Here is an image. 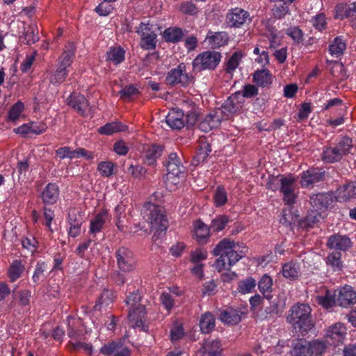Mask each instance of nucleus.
<instances>
[{
    "mask_svg": "<svg viewBox=\"0 0 356 356\" xmlns=\"http://www.w3.org/2000/svg\"><path fill=\"white\" fill-rule=\"evenodd\" d=\"M287 322L297 332L302 335L307 334L314 327L312 316V309L308 304L296 303L293 305L286 316Z\"/></svg>",
    "mask_w": 356,
    "mask_h": 356,
    "instance_id": "nucleus-1",
    "label": "nucleus"
},
{
    "mask_svg": "<svg viewBox=\"0 0 356 356\" xmlns=\"http://www.w3.org/2000/svg\"><path fill=\"white\" fill-rule=\"evenodd\" d=\"M141 296L137 291H134L127 296L126 303L130 306L128 319L130 326L138 327L143 331H147L148 327L145 324L146 321V309L143 305L140 304Z\"/></svg>",
    "mask_w": 356,
    "mask_h": 356,
    "instance_id": "nucleus-2",
    "label": "nucleus"
},
{
    "mask_svg": "<svg viewBox=\"0 0 356 356\" xmlns=\"http://www.w3.org/2000/svg\"><path fill=\"white\" fill-rule=\"evenodd\" d=\"M143 218L149 222L151 228L156 232L161 233L168 227V221L162 207L150 202L145 203L142 211Z\"/></svg>",
    "mask_w": 356,
    "mask_h": 356,
    "instance_id": "nucleus-3",
    "label": "nucleus"
},
{
    "mask_svg": "<svg viewBox=\"0 0 356 356\" xmlns=\"http://www.w3.org/2000/svg\"><path fill=\"white\" fill-rule=\"evenodd\" d=\"M238 244L229 238H224L216 246L213 250L215 256L223 254L227 261L228 268L234 266L238 261L243 258V255L238 253Z\"/></svg>",
    "mask_w": 356,
    "mask_h": 356,
    "instance_id": "nucleus-4",
    "label": "nucleus"
},
{
    "mask_svg": "<svg viewBox=\"0 0 356 356\" xmlns=\"http://www.w3.org/2000/svg\"><path fill=\"white\" fill-rule=\"evenodd\" d=\"M221 59L220 52L216 51H206L196 56L193 61L194 71L201 72L204 70H214Z\"/></svg>",
    "mask_w": 356,
    "mask_h": 356,
    "instance_id": "nucleus-5",
    "label": "nucleus"
},
{
    "mask_svg": "<svg viewBox=\"0 0 356 356\" xmlns=\"http://www.w3.org/2000/svg\"><path fill=\"white\" fill-rule=\"evenodd\" d=\"M193 81V76L186 72V67L184 63H180L176 68L171 70L165 77V82L170 86L179 84L186 87Z\"/></svg>",
    "mask_w": 356,
    "mask_h": 356,
    "instance_id": "nucleus-6",
    "label": "nucleus"
},
{
    "mask_svg": "<svg viewBox=\"0 0 356 356\" xmlns=\"http://www.w3.org/2000/svg\"><path fill=\"white\" fill-rule=\"evenodd\" d=\"M117 264L120 270L130 272L134 268L133 252L125 247L120 248L115 252Z\"/></svg>",
    "mask_w": 356,
    "mask_h": 356,
    "instance_id": "nucleus-7",
    "label": "nucleus"
},
{
    "mask_svg": "<svg viewBox=\"0 0 356 356\" xmlns=\"http://www.w3.org/2000/svg\"><path fill=\"white\" fill-rule=\"evenodd\" d=\"M346 334L345 326L340 323H336L330 326L325 335V341L330 346H337L343 343Z\"/></svg>",
    "mask_w": 356,
    "mask_h": 356,
    "instance_id": "nucleus-8",
    "label": "nucleus"
},
{
    "mask_svg": "<svg viewBox=\"0 0 356 356\" xmlns=\"http://www.w3.org/2000/svg\"><path fill=\"white\" fill-rule=\"evenodd\" d=\"M138 32L140 33V46L143 49H153L155 48L156 34L149 24L141 23Z\"/></svg>",
    "mask_w": 356,
    "mask_h": 356,
    "instance_id": "nucleus-9",
    "label": "nucleus"
},
{
    "mask_svg": "<svg viewBox=\"0 0 356 356\" xmlns=\"http://www.w3.org/2000/svg\"><path fill=\"white\" fill-rule=\"evenodd\" d=\"M295 181L293 178L282 177L280 179V191L284 195V201L289 205L294 204L296 198L294 193Z\"/></svg>",
    "mask_w": 356,
    "mask_h": 356,
    "instance_id": "nucleus-10",
    "label": "nucleus"
},
{
    "mask_svg": "<svg viewBox=\"0 0 356 356\" xmlns=\"http://www.w3.org/2000/svg\"><path fill=\"white\" fill-rule=\"evenodd\" d=\"M250 20L249 13L243 9L236 8L227 15V24L231 27H240Z\"/></svg>",
    "mask_w": 356,
    "mask_h": 356,
    "instance_id": "nucleus-11",
    "label": "nucleus"
},
{
    "mask_svg": "<svg viewBox=\"0 0 356 356\" xmlns=\"http://www.w3.org/2000/svg\"><path fill=\"white\" fill-rule=\"evenodd\" d=\"M165 165L168 173L174 177H178L184 172L185 169L181 162V157L175 152H172L168 155V159L165 162Z\"/></svg>",
    "mask_w": 356,
    "mask_h": 356,
    "instance_id": "nucleus-12",
    "label": "nucleus"
},
{
    "mask_svg": "<svg viewBox=\"0 0 356 356\" xmlns=\"http://www.w3.org/2000/svg\"><path fill=\"white\" fill-rule=\"evenodd\" d=\"M333 202V195L329 193H317L310 197V204L315 211H324Z\"/></svg>",
    "mask_w": 356,
    "mask_h": 356,
    "instance_id": "nucleus-13",
    "label": "nucleus"
},
{
    "mask_svg": "<svg viewBox=\"0 0 356 356\" xmlns=\"http://www.w3.org/2000/svg\"><path fill=\"white\" fill-rule=\"evenodd\" d=\"M222 112V110L218 109L213 113L207 115L199 124V129L204 132H209L218 127L221 122Z\"/></svg>",
    "mask_w": 356,
    "mask_h": 356,
    "instance_id": "nucleus-14",
    "label": "nucleus"
},
{
    "mask_svg": "<svg viewBox=\"0 0 356 356\" xmlns=\"http://www.w3.org/2000/svg\"><path fill=\"white\" fill-rule=\"evenodd\" d=\"M324 179L325 171L318 168H312L302 172L300 184L302 187H307Z\"/></svg>",
    "mask_w": 356,
    "mask_h": 356,
    "instance_id": "nucleus-15",
    "label": "nucleus"
},
{
    "mask_svg": "<svg viewBox=\"0 0 356 356\" xmlns=\"http://www.w3.org/2000/svg\"><path fill=\"white\" fill-rule=\"evenodd\" d=\"M67 104L73 108L81 115H84L89 104L86 97L80 93H72L67 99Z\"/></svg>",
    "mask_w": 356,
    "mask_h": 356,
    "instance_id": "nucleus-16",
    "label": "nucleus"
},
{
    "mask_svg": "<svg viewBox=\"0 0 356 356\" xmlns=\"http://www.w3.org/2000/svg\"><path fill=\"white\" fill-rule=\"evenodd\" d=\"M194 238L196 241L201 245L207 243L210 236V226L208 227L201 220H197L194 222Z\"/></svg>",
    "mask_w": 356,
    "mask_h": 356,
    "instance_id": "nucleus-17",
    "label": "nucleus"
},
{
    "mask_svg": "<svg viewBox=\"0 0 356 356\" xmlns=\"http://www.w3.org/2000/svg\"><path fill=\"white\" fill-rule=\"evenodd\" d=\"M337 303L342 307H347L356 302V291L350 286H345L339 293Z\"/></svg>",
    "mask_w": 356,
    "mask_h": 356,
    "instance_id": "nucleus-18",
    "label": "nucleus"
},
{
    "mask_svg": "<svg viewBox=\"0 0 356 356\" xmlns=\"http://www.w3.org/2000/svg\"><path fill=\"white\" fill-rule=\"evenodd\" d=\"M184 115L182 110L171 109L165 118V122L172 129H181L184 126Z\"/></svg>",
    "mask_w": 356,
    "mask_h": 356,
    "instance_id": "nucleus-19",
    "label": "nucleus"
},
{
    "mask_svg": "<svg viewBox=\"0 0 356 356\" xmlns=\"http://www.w3.org/2000/svg\"><path fill=\"white\" fill-rule=\"evenodd\" d=\"M59 196V188L56 184L49 183L41 193L44 204H53L56 202Z\"/></svg>",
    "mask_w": 356,
    "mask_h": 356,
    "instance_id": "nucleus-20",
    "label": "nucleus"
},
{
    "mask_svg": "<svg viewBox=\"0 0 356 356\" xmlns=\"http://www.w3.org/2000/svg\"><path fill=\"white\" fill-rule=\"evenodd\" d=\"M163 148V145L157 144L148 146L145 151L144 159L145 163L149 165H154L156 159L161 156Z\"/></svg>",
    "mask_w": 356,
    "mask_h": 356,
    "instance_id": "nucleus-21",
    "label": "nucleus"
},
{
    "mask_svg": "<svg viewBox=\"0 0 356 356\" xmlns=\"http://www.w3.org/2000/svg\"><path fill=\"white\" fill-rule=\"evenodd\" d=\"M75 47L72 42H68L63 53L58 58V67L65 69L70 66L74 56Z\"/></svg>",
    "mask_w": 356,
    "mask_h": 356,
    "instance_id": "nucleus-22",
    "label": "nucleus"
},
{
    "mask_svg": "<svg viewBox=\"0 0 356 356\" xmlns=\"http://www.w3.org/2000/svg\"><path fill=\"white\" fill-rule=\"evenodd\" d=\"M327 245L331 249L344 251L350 246V241L346 236L335 234L329 238Z\"/></svg>",
    "mask_w": 356,
    "mask_h": 356,
    "instance_id": "nucleus-23",
    "label": "nucleus"
},
{
    "mask_svg": "<svg viewBox=\"0 0 356 356\" xmlns=\"http://www.w3.org/2000/svg\"><path fill=\"white\" fill-rule=\"evenodd\" d=\"M241 314L238 309L229 308L220 313L219 318L228 325H236L241 321Z\"/></svg>",
    "mask_w": 356,
    "mask_h": 356,
    "instance_id": "nucleus-24",
    "label": "nucleus"
},
{
    "mask_svg": "<svg viewBox=\"0 0 356 356\" xmlns=\"http://www.w3.org/2000/svg\"><path fill=\"white\" fill-rule=\"evenodd\" d=\"M337 200L345 202L356 197V182H351L337 190Z\"/></svg>",
    "mask_w": 356,
    "mask_h": 356,
    "instance_id": "nucleus-25",
    "label": "nucleus"
},
{
    "mask_svg": "<svg viewBox=\"0 0 356 356\" xmlns=\"http://www.w3.org/2000/svg\"><path fill=\"white\" fill-rule=\"evenodd\" d=\"M336 17L343 18H353L356 17V2L347 5L346 3H341L336 7Z\"/></svg>",
    "mask_w": 356,
    "mask_h": 356,
    "instance_id": "nucleus-26",
    "label": "nucleus"
},
{
    "mask_svg": "<svg viewBox=\"0 0 356 356\" xmlns=\"http://www.w3.org/2000/svg\"><path fill=\"white\" fill-rule=\"evenodd\" d=\"M207 39L213 48H218L225 45L229 40L228 35L225 31L216 32L209 31Z\"/></svg>",
    "mask_w": 356,
    "mask_h": 356,
    "instance_id": "nucleus-27",
    "label": "nucleus"
},
{
    "mask_svg": "<svg viewBox=\"0 0 356 356\" xmlns=\"http://www.w3.org/2000/svg\"><path fill=\"white\" fill-rule=\"evenodd\" d=\"M185 106H188V109L185 111L186 124L189 128L196 123L200 111L198 106L194 102L186 103Z\"/></svg>",
    "mask_w": 356,
    "mask_h": 356,
    "instance_id": "nucleus-28",
    "label": "nucleus"
},
{
    "mask_svg": "<svg viewBox=\"0 0 356 356\" xmlns=\"http://www.w3.org/2000/svg\"><path fill=\"white\" fill-rule=\"evenodd\" d=\"M241 92H236L229 97L222 106L221 110H222V113L227 111L228 113H233L238 110L240 107V105L238 104L240 101L238 99L241 97Z\"/></svg>",
    "mask_w": 356,
    "mask_h": 356,
    "instance_id": "nucleus-29",
    "label": "nucleus"
},
{
    "mask_svg": "<svg viewBox=\"0 0 356 356\" xmlns=\"http://www.w3.org/2000/svg\"><path fill=\"white\" fill-rule=\"evenodd\" d=\"M253 82L261 87H266L272 83V77L268 70H257L253 74Z\"/></svg>",
    "mask_w": 356,
    "mask_h": 356,
    "instance_id": "nucleus-30",
    "label": "nucleus"
},
{
    "mask_svg": "<svg viewBox=\"0 0 356 356\" xmlns=\"http://www.w3.org/2000/svg\"><path fill=\"white\" fill-rule=\"evenodd\" d=\"M127 129V126L120 122L107 123L98 129V132L104 135H111L114 133L124 131Z\"/></svg>",
    "mask_w": 356,
    "mask_h": 356,
    "instance_id": "nucleus-31",
    "label": "nucleus"
},
{
    "mask_svg": "<svg viewBox=\"0 0 356 356\" xmlns=\"http://www.w3.org/2000/svg\"><path fill=\"white\" fill-rule=\"evenodd\" d=\"M220 341L207 339L202 346L203 353L208 356H219L220 354Z\"/></svg>",
    "mask_w": 356,
    "mask_h": 356,
    "instance_id": "nucleus-32",
    "label": "nucleus"
},
{
    "mask_svg": "<svg viewBox=\"0 0 356 356\" xmlns=\"http://www.w3.org/2000/svg\"><path fill=\"white\" fill-rule=\"evenodd\" d=\"M273 280L267 275H264L258 283V287L264 298L270 300L273 296L270 295L272 291Z\"/></svg>",
    "mask_w": 356,
    "mask_h": 356,
    "instance_id": "nucleus-33",
    "label": "nucleus"
},
{
    "mask_svg": "<svg viewBox=\"0 0 356 356\" xmlns=\"http://www.w3.org/2000/svg\"><path fill=\"white\" fill-rule=\"evenodd\" d=\"M291 353L293 356H310L309 342L305 339L297 340Z\"/></svg>",
    "mask_w": 356,
    "mask_h": 356,
    "instance_id": "nucleus-34",
    "label": "nucleus"
},
{
    "mask_svg": "<svg viewBox=\"0 0 356 356\" xmlns=\"http://www.w3.org/2000/svg\"><path fill=\"white\" fill-rule=\"evenodd\" d=\"M343 156L339 149L334 147L326 148L322 154V159L325 163H332L341 160Z\"/></svg>",
    "mask_w": 356,
    "mask_h": 356,
    "instance_id": "nucleus-35",
    "label": "nucleus"
},
{
    "mask_svg": "<svg viewBox=\"0 0 356 356\" xmlns=\"http://www.w3.org/2000/svg\"><path fill=\"white\" fill-rule=\"evenodd\" d=\"M35 29L33 26H29L25 29L22 35L19 37L21 42L28 45H31L38 41V31H36V33H35Z\"/></svg>",
    "mask_w": 356,
    "mask_h": 356,
    "instance_id": "nucleus-36",
    "label": "nucleus"
},
{
    "mask_svg": "<svg viewBox=\"0 0 356 356\" xmlns=\"http://www.w3.org/2000/svg\"><path fill=\"white\" fill-rule=\"evenodd\" d=\"M124 50L120 47H114L110 49L107 52V60L112 62L115 65L122 63L124 59Z\"/></svg>",
    "mask_w": 356,
    "mask_h": 356,
    "instance_id": "nucleus-37",
    "label": "nucleus"
},
{
    "mask_svg": "<svg viewBox=\"0 0 356 356\" xmlns=\"http://www.w3.org/2000/svg\"><path fill=\"white\" fill-rule=\"evenodd\" d=\"M113 293L108 289H104L98 298V300L94 306L95 310H100L103 306H108L113 301Z\"/></svg>",
    "mask_w": 356,
    "mask_h": 356,
    "instance_id": "nucleus-38",
    "label": "nucleus"
},
{
    "mask_svg": "<svg viewBox=\"0 0 356 356\" xmlns=\"http://www.w3.org/2000/svg\"><path fill=\"white\" fill-rule=\"evenodd\" d=\"M200 329L204 333H209L215 327V318L211 313L202 316L200 321Z\"/></svg>",
    "mask_w": 356,
    "mask_h": 356,
    "instance_id": "nucleus-39",
    "label": "nucleus"
},
{
    "mask_svg": "<svg viewBox=\"0 0 356 356\" xmlns=\"http://www.w3.org/2000/svg\"><path fill=\"white\" fill-rule=\"evenodd\" d=\"M341 259V252L334 251L327 257L326 263L327 265H330L334 271H339L343 268V264Z\"/></svg>",
    "mask_w": 356,
    "mask_h": 356,
    "instance_id": "nucleus-40",
    "label": "nucleus"
},
{
    "mask_svg": "<svg viewBox=\"0 0 356 356\" xmlns=\"http://www.w3.org/2000/svg\"><path fill=\"white\" fill-rule=\"evenodd\" d=\"M231 221L229 217L226 215H219L211 220L210 228L215 232L225 229L227 224Z\"/></svg>",
    "mask_w": 356,
    "mask_h": 356,
    "instance_id": "nucleus-41",
    "label": "nucleus"
},
{
    "mask_svg": "<svg viewBox=\"0 0 356 356\" xmlns=\"http://www.w3.org/2000/svg\"><path fill=\"white\" fill-rule=\"evenodd\" d=\"M183 35V31L179 28H169L165 30L163 33L165 40L170 42H179Z\"/></svg>",
    "mask_w": 356,
    "mask_h": 356,
    "instance_id": "nucleus-42",
    "label": "nucleus"
},
{
    "mask_svg": "<svg viewBox=\"0 0 356 356\" xmlns=\"http://www.w3.org/2000/svg\"><path fill=\"white\" fill-rule=\"evenodd\" d=\"M282 274L286 278L295 280L299 276V270L296 264L289 262L283 266Z\"/></svg>",
    "mask_w": 356,
    "mask_h": 356,
    "instance_id": "nucleus-43",
    "label": "nucleus"
},
{
    "mask_svg": "<svg viewBox=\"0 0 356 356\" xmlns=\"http://www.w3.org/2000/svg\"><path fill=\"white\" fill-rule=\"evenodd\" d=\"M256 286V280L251 277L238 282V291L243 293H248L252 291Z\"/></svg>",
    "mask_w": 356,
    "mask_h": 356,
    "instance_id": "nucleus-44",
    "label": "nucleus"
},
{
    "mask_svg": "<svg viewBox=\"0 0 356 356\" xmlns=\"http://www.w3.org/2000/svg\"><path fill=\"white\" fill-rule=\"evenodd\" d=\"M317 211H318L314 210L309 213L305 219L300 221V225L302 227H313L315 223L319 221V219L321 217V213H318Z\"/></svg>",
    "mask_w": 356,
    "mask_h": 356,
    "instance_id": "nucleus-45",
    "label": "nucleus"
},
{
    "mask_svg": "<svg viewBox=\"0 0 356 356\" xmlns=\"http://www.w3.org/2000/svg\"><path fill=\"white\" fill-rule=\"evenodd\" d=\"M336 147L343 156L347 155L353 147V140L350 137L343 136L337 143Z\"/></svg>",
    "mask_w": 356,
    "mask_h": 356,
    "instance_id": "nucleus-46",
    "label": "nucleus"
},
{
    "mask_svg": "<svg viewBox=\"0 0 356 356\" xmlns=\"http://www.w3.org/2000/svg\"><path fill=\"white\" fill-rule=\"evenodd\" d=\"M106 215V213H98L93 220L90 222V231L92 234H95L97 232H100L104 224L105 223V220L104 217Z\"/></svg>",
    "mask_w": 356,
    "mask_h": 356,
    "instance_id": "nucleus-47",
    "label": "nucleus"
},
{
    "mask_svg": "<svg viewBox=\"0 0 356 356\" xmlns=\"http://www.w3.org/2000/svg\"><path fill=\"white\" fill-rule=\"evenodd\" d=\"M24 270V266L20 261H15L10 266L8 271V275L11 282L18 279Z\"/></svg>",
    "mask_w": 356,
    "mask_h": 356,
    "instance_id": "nucleus-48",
    "label": "nucleus"
},
{
    "mask_svg": "<svg viewBox=\"0 0 356 356\" xmlns=\"http://www.w3.org/2000/svg\"><path fill=\"white\" fill-rule=\"evenodd\" d=\"M346 49V44L344 42L342 41L341 39L339 38H336L332 42L330 45V52L332 55L340 56L343 54V51Z\"/></svg>",
    "mask_w": 356,
    "mask_h": 356,
    "instance_id": "nucleus-49",
    "label": "nucleus"
},
{
    "mask_svg": "<svg viewBox=\"0 0 356 356\" xmlns=\"http://www.w3.org/2000/svg\"><path fill=\"white\" fill-rule=\"evenodd\" d=\"M213 199L216 207H221L226 204L227 202V193L222 186L217 187Z\"/></svg>",
    "mask_w": 356,
    "mask_h": 356,
    "instance_id": "nucleus-50",
    "label": "nucleus"
},
{
    "mask_svg": "<svg viewBox=\"0 0 356 356\" xmlns=\"http://www.w3.org/2000/svg\"><path fill=\"white\" fill-rule=\"evenodd\" d=\"M282 312V309L280 308L278 303L271 301L270 305L267 307L263 314L264 318H273L275 316Z\"/></svg>",
    "mask_w": 356,
    "mask_h": 356,
    "instance_id": "nucleus-51",
    "label": "nucleus"
},
{
    "mask_svg": "<svg viewBox=\"0 0 356 356\" xmlns=\"http://www.w3.org/2000/svg\"><path fill=\"white\" fill-rule=\"evenodd\" d=\"M310 356H321L325 350V344L324 342L318 340L309 342Z\"/></svg>",
    "mask_w": 356,
    "mask_h": 356,
    "instance_id": "nucleus-52",
    "label": "nucleus"
},
{
    "mask_svg": "<svg viewBox=\"0 0 356 356\" xmlns=\"http://www.w3.org/2000/svg\"><path fill=\"white\" fill-rule=\"evenodd\" d=\"M67 74V70L58 67L55 72L51 76L50 82L53 84H60L65 81Z\"/></svg>",
    "mask_w": 356,
    "mask_h": 356,
    "instance_id": "nucleus-53",
    "label": "nucleus"
},
{
    "mask_svg": "<svg viewBox=\"0 0 356 356\" xmlns=\"http://www.w3.org/2000/svg\"><path fill=\"white\" fill-rule=\"evenodd\" d=\"M122 346L120 343L115 341L108 342L101 348L100 353L104 355L109 356L114 355Z\"/></svg>",
    "mask_w": 356,
    "mask_h": 356,
    "instance_id": "nucleus-54",
    "label": "nucleus"
},
{
    "mask_svg": "<svg viewBox=\"0 0 356 356\" xmlns=\"http://www.w3.org/2000/svg\"><path fill=\"white\" fill-rule=\"evenodd\" d=\"M211 152V145L207 142H202L196 153L197 161L204 162Z\"/></svg>",
    "mask_w": 356,
    "mask_h": 356,
    "instance_id": "nucleus-55",
    "label": "nucleus"
},
{
    "mask_svg": "<svg viewBox=\"0 0 356 356\" xmlns=\"http://www.w3.org/2000/svg\"><path fill=\"white\" fill-rule=\"evenodd\" d=\"M138 93L139 91L138 88L134 86H127L119 92L121 99H122L124 101L131 100L134 96L138 95Z\"/></svg>",
    "mask_w": 356,
    "mask_h": 356,
    "instance_id": "nucleus-56",
    "label": "nucleus"
},
{
    "mask_svg": "<svg viewBox=\"0 0 356 356\" xmlns=\"http://www.w3.org/2000/svg\"><path fill=\"white\" fill-rule=\"evenodd\" d=\"M68 222L70 225L81 226L83 218L80 212L76 209H70L68 212Z\"/></svg>",
    "mask_w": 356,
    "mask_h": 356,
    "instance_id": "nucleus-57",
    "label": "nucleus"
},
{
    "mask_svg": "<svg viewBox=\"0 0 356 356\" xmlns=\"http://www.w3.org/2000/svg\"><path fill=\"white\" fill-rule=\"evenodd\" d=\"M24 110V104L21 102L15 104L8 111V118L9 120L15 121L18 119L21 113Z\"/></svg>",
    "mask_w": 356,
    "mask_h": 356,
    "instance_id": "nucleus-58",
    "label": "nucleus"
},
{
    "mask_svg": "<svg viewBox=\"0 0 356 356\" xmlns=\"http://www.w3.org/2000/svg\"><path fill=\"white\" fill-rule=\"evenodd\" d=\"M241 56L240 52L235 51L227 62L226 71L228 72L234 71L238 67Z\"/></svg>",
    "mask_w": 356,
    "mask_h": 356,
    "instance_id": "nucleus-59",
    "label": "nucleus"
},
{
    "mask_svg": "<svg viewBox=\"0 0 356 356\" xmlns=\"http://www.w3.org/2000/svg\"><path fill=\"white\" fill-rule=\"evenodd\" d=\"M316 302L318 305L328 309L334 305L335 300L328 294V291H327L325 296H318L316 297Z\"/></svg>",
    "mask_w": 356,
    "mask_h": 356,
    "instance_id": "nucleus-60",
    "label": "nucleus"
},
{
    "mask_svg": "<svg viewBox=\"0 0 356 356\" xmlns=\"http://www.w3.org/2000/svg\"><path fill=\"white\" fill-rule=\"evenodd\" d=\"M241 92V97L245 98H252L258 95L259 90L257 86L252 84H247L243 86V90L240 91Z\"/></svg>",
    "mask_w": 356,
    "mask_h": 356,
    "instance_id": "nucleus-61",
    "label": "nucleus"
},
{
    "mask_svg": "<svg viewBox=\"0 0 356 356\" xmlns=\"http://www.w3.org/2000/svg\"><path fill=\"white\" fill-rule=\"evenodd\" d=\"M97 169L102 176L108 177L113 175V163L111 162H101Z\"/></svg>",
    "mask_w": 356,
    "mask_h": 356,
    "instance_id": "nucleus-62",
    "label": "nucleus"
},
{
    "mask_svg": "<svg viewBox=\"0 0 356 356\" xmlns=\"http://www.w3.org/2000/svg\"><path fill=\"white\" fill-rule=\"evenodd\" d=\"M160 300L167 310H170L174 306V299L170 293L163 292Z\"/></svg>",
    "mask_w": 356,
    "mask_h": 356,
    "instance_id": "nucleus-63",
    "label": "nucleus"
},
{
    "mask_svg": "<svg viewBox=\"0 0 356 356\" xmlns=\"http://www.w3.org/2000/svg\"><path fill=\"white\" fill-rule=\"evenodd\" d=\"M325 17L323 13L316 15L313 19V26L318 30L321 31L325 27Z\"/></svg>",
    "mask_w": 356,
    "mask_h": 356,
    "instance_id": "nucleus-64",
    "label": "nucleus"
}]
</instances>
